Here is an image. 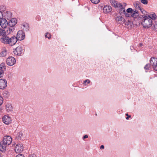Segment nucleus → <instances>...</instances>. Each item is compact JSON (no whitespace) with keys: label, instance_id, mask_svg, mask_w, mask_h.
Returning a JSON list of instances; mask_svg holds the SVG:
<instances>
[{"label":"nucleus","instance_id":"45","mask_svg":"<svg viewBox=\"0 0 157 157\" xmlns=\"http://www.w3.org/2000/svg\"><path fill=\"white\" fill-rule=\"evenodd\" d=\"M104 148V146L103 145H101L100 147V149H103Z\"/></svg>","mask_w":157,"mask_h":157},{"label":"nucleus","instance_id":"22","mask_svg":"<svg viewBox=\"0 0 157 157\" xmlns=\"http://www.w3.org/2000/svg\"><path fill=\"white\" fill-rule=\"evenodd\" d=\"M140 3L138 1H136L134 3L135 7L137 9L139 10L140 7Z\"/></svg>","mask_w":157,"mask_h":157},{"label":"nucleus","instance_id":"15","mask_svg":"<svg viewBox=\"0 0 157 157\" xmlns=\"http://www.w3.org/2000/svg\"><path fill=\"white\" fill-rule=\"evenodd\" d=\"M103 12L105 13H108L110 12L112 10V8L109 6H105L103 9Z\"/></svg>","mask_w":157,"mask_h":157},{"label":"nucleus","instance_id":"12","mask_svg":"<svg viewBox=\"0 0 157 157\" xmlns=\"http://www.w3.org/2000/svg\"><path fill=\"white\" fill-rule=\"evenodd\" d=\"M8 24V22L6 19L3 18L0 19V25L2 28H6Z\"/></svg>","mask_w":157,"mask_h":157},{"label":"nucleus","instance_id":"41","mask_svg":"<svg viewBox=\"0 0 157 157\" xmlns=\"http://www.w3.org/2000/svg\"><path fill=\"white\" fill-rule=\"evenodd\" d=\"M3 17V14H2V12L1 11H0V19H2Z\"/></svg>","mask_w":157,"mask_h":157},{"label":"nucleus","instance_id":"26","mask_svg":"<svg viewBox=\"0 0 157 157\" xmlns=\"http://www.w3.org/2000/svg\"><path fill=\"white\" fill-rule=\"evenodd\" d=\"M5 29H3L0 28V36H5Z\"/></svg>","mask_w":157,"mask_h":157},{"label":"nucleus","instance_id":"48","mask_svg":"<svg viewBox=\"0 0 157 157\" xmlns=\"http://www.w3.org/2000/svg\"><path fill=\"white\" fill-rule=\"evenodd\" d=\"M140 16V18H142L144 19V17L145 16H144V15H141Z\"/></svg>","mask_w":157,"mask_h":157},{"label":"nucleus","instance_id":"2","mask_svg":"<svg viewBox=\"0 0 157 157\" xmlns=\"http://www.w3.org/2000/svg\"><path fill=\"white\" fill-rule=\"evenodd\" d=\"M152 20L147 16H145L144 17V19L141 22L142 25L145 28L151 27L152 25Z\"/></svg>","mask_w":157,"mask_h":157},{"label":"nucleus","instance_id":"29","mask_svg":"<svg viewBox=\"0 0 157 157\" xmlns=\"http://www.w3.org/2000/svg\"><path fill=\"white\" fill-rule=\"evenodd\" d=\"M6 10V7L3 6H0V11L4 12Z\"/></svg>","mask_w":157,"mask_h":157},{"label":"nucleus","instance_id":"4","mask_svg":"<svg viewBox=\"0 0 157 157\" xmlns=\"http://www.w3.org/2000/svg\"><path fill=\"white\" fill-rule=\"evenodd\" d=\"M25 33L22 30H19L18 31L16 37L17 40H24L25 38Z\"/></svg>","mask_w":157,"mask_h":157},{"label":"nucleus","instance_id":"37","mask_svg":"<svg viewBox=\"0 0 157 157\" xmlns=\"http://www.w3.org/2000/svg\"><path fill=\"white\" fill-rule=\"evenodd\" d=\"M133 12H134V14H136V15L138 16L139 15L138 11L137 10H133Z\"/></svg>","mask_w":157,"mask_h":157},{"label":"nucleus","instance_id":"49","mask_svg":"<svg viewBox=\"0 0 157 157\" xmlns=\"http://www.w3.org/2000/svg\"><path fill=\"white\" fill-rule=\"evenodd\" d=\"M7 14H8V13L9 14V15H10V16H11V13H8V12H7Z\"/></svg>","mask_w":157,"mask_h":157},{"label":"nucleus","instance_id":"44","mask_svg":"<svg viewBox=\"0 0 157 157\" xmlns=\"http://www.w3.org/2000/svg\"><path fill=\"white\" fill-rule=\"evenodd\" d=\"M125 115L127 116V117L126 118V119L127 120H128L129 119V117H131L130 116H129L128 113H126L125 114Z\"/></svg>","mask_w":157,"mask_h":157},{"label":"nucleus","instance_id":"1","mask_svg":"<svg viewBox=\"0 0 157 157\" xmlns=\"http://www.w3.org/2000/svg\"><path fill=\"white\" fill-rule=\"evenodd\" d=\"M12 142V139L10 136H5L3 140L1 142L0 144V150L4 151L6 149V146L10 145Z\"/></svg>","mask_w":157,"mask_h":157},{"label":"nucleus","instance_id":"20","mask_svg":"<svg viewBox=\"0 0 157 157\" xmlns=\"http://www.w3.org/2000/svg\"><path fill=\"white\" fill-rule=\"evenodd\" d=\"M6 109L7 112H11L13 109V107L11 104H8L6 106Z\"/></svg>","mask_w":157,"mask_h":157},{"label":"nucleus","instance_id":"35","mask_svg":"<svg viewBox=\"0 0 157 157\" xmlns=\"http://www.w3.org/2000/svg\"><path fill=\"white\" fill-rule=\"evenodd\" d=\"M139 10L143 14H145V11L143 9V8L140 7V8L139 9Z\"/></svg>","mask_w":157,"mask_h":157},{"label":"nucleus","instance_id":"18","mask_svg":"<svg viewBox=\"0 0 157 157\" xmlns=\"http://www.w3.org/2000/svg\"><path fill=\"white\" fill-rule=\"evenodd\" d=\"M4 65V63H2L0 65V78L2 77L3 75L4 71L5 69Z\"/></svg>","mask_w":157,"mask_h":157},{"label":"nucleus","instance_id":"10","mask_svg":"<svg viewBox=\"0 0 157 157\" xmlns=\"http://www.w3.org/2000/svg\"><path fill=\"white\" fill-rule=\"evenodd\" d=\"M3 122L6 124H9L11 121V118L8 116H4L2 118Z\"/></svg>","mask_w":157,"mask_h":157},{"label":"nucleus","instance_id":"24","mask_svg":"<svg viewBox=\"0 0 157 157\" xmlns=\"http://www.w3.org/2000/svg\"><path fill=\"white\" fill-rule=\"evenodd\" d=\"M124 20V19H123L122 16L117 17L116 18V20L117 22H120L122 21L123 20Z\"/></svg>","mask_w":157,"mask_h":157},{"label":"nucleus","instance_id":"9","mask_svg":"<svg viewBox=\"0 0 157 157\" xmlns=\"http://www.w3.org/2000/svg\"><path fill=\"white\" fill-rule=\"evenodd\" d=\"M7 86V81L4 79H0V89H4Z\"/></svg>","mask_w":157,"mask_h":157},{"label":"nucleus","instance_id":"31","mask_svg":"<svg viewBox=\"0 0 157 157\" xmlns=\"http://www.w3.org/2000/svg\"><path fill=\"white\" fill-rule=\"evenodd\" d=\"M141 2L144 5H147L148 3L147 0H140Z\"/></svg>","mask_w":157,"mask_h":157},{"label":"nucleus","instance_id":"19","mask_svg":"<svg viewBox=\"0 0 157 157\" xmlns=\"http://www.w3.org/2000/svg\"><path fill=\"white\" fill-rule=\"evenodd\" d=\"M126 4L125 3H124L123 5L122 4V7H119L118 8H120L119 12L121 14H124L126 12L124 8L126 6Z\"/></svg>","mask_w":157,"mask_h":157},{"label":"nucleus","instance_id":"13","mask_svg":"<svg viewBox=\"0 0 157 157\" xmlns=\"http://www.w3.org/2000/svg\"><path fill=\"white\" fill-rule=\"evenodd\" d=\"M110 1L111 4L115 8L122 6L121 4L117 1H115L114 0H110Z\"/></svg>","mask_w":157,"mask_h":157},{"label":"nucleus","instance_id":"6","mask_svg":"<svg viewBox=\"0 0 157 157\" xmlns=\"http://www.w3.org/2000/svg\"><path fill=\"white\" fill-rule=\"evenodd\" d=\"M23 52L22 47L21 46H19L13 51V53L14 54L20 56L23 53Z\"/></svg>","mask_w":157,"mask_h":157},{"label":"nucleus","instance_id":"50","mask_svg":"<svg viewBox=\"0 0 157 157\" xmlns=\"http://www.w3.org/2000/svg\"><path fill=\"white\" fill-rule=\"evenodd\" d=\"M142 45H143V44H142V43H140V47H141V46H142Z\"/></svg>","mask_w":157,"mask_h":157},{"label":"nucleus","instance_id":"40","mask_svg":"<svg viewBox=\"0 0 157 157\" xmlns=\"http://www.w3.org/2000/svg\"><path fill=\"white\" fill-rule=\"evenodd\" d=\"M126 17H130V15L128 13L125 12L124 14Z\"/></svg>","mask_w":157,"mask_h":157},{"label":"nucleus","instance_id":"5","mask_svg":"<svg viewBox=\"0 0 157 157\" xmlns=\"http://www.w3.org/2000/svg\"><path fill=\"white\" fill-rule=\"evenodd\" d=\"M23 150V146L21 143H19L16 144L15 151L17 153H19L21 152Z\"/></svg>","mask_w":157,"mask_h":157},{"label":"nucleus","instance_id":"47","mask_svg":"<svg viewBox=\"0 0 157 157\" xmlns=\"http://www.w3.org/2000/svg\"><path fill=\"white\" fill-rule=\"evenodd\" d=\"M1 105H0V112L2 110V107L1 106Z\"/></svg>","mask_w":157,"mask_h":157},{"label":"nucleus","instance_id":"38","mask_svg":"<svg viewBox=\"0 0 157 157\" xmlns=\"http://www.w3.org/2000/svg\"><path fill=\"white\" fill-rule=\"evenodd\" d=\"M3 95L4 96L7 97V96H8V92L7 91L3 93Z\"/></svg>","mask_w":157,"mask_h":157},{"label":"nucleus","instance_id":"16","mask_svg":"<svg viewBox=\"0 0 157 157\" xmlns=\"http://www.w3.org/2000/svg\"><path fill=\"white\" fill-rule=\"evenodd\" d=\"M10 45H14L17 41V39L15 36H13L10 37Z\"/></svg>","mask_w":157,"mask_h":157},{"label":"nucleus","instance_id":"34","mask_svg":"<svg viewBox=\"0 0 157 157\" xmlns=\"http://www.w3.org/2000/svg\"><path fill=\"white\" fill-rule=\"evenodd\" d=\"M132 11V9L130 8H128L126 10L127 12L128 13H131Z\"/></svg>","mask_w":157,"mask_h":157},{"label":"nucleus","instance_id":"17","mask_svg":"<svg viewBox=\"0 0 157 157\" xmlns=\"http://www.w3.org/2000/svg\"><path fill=\"white\" fill-rule=\"evenodd\" d=\"M22 28L25 31H28L29 30V25L26 23L24 22L21 24Z\"/></svg>","mask_w":157,"mask_h":157},{"label":"nucleus","instance_id":"46","mask_svg":"<svg viewBox=\"0 0 157 157\" xmlns=\"http://www.w3.org/2000/svg\"><path fill=\"white\" fill-rule=\"evenodd\" d=\"M131 49L132 50V51L134 49V48L133 47H131Z\"/></svg>","mask_w":157,"mask_h":157},{"label":"nucleus","instance_id":"21","mask_svg":"<svg viewBox=\"0 0 157 157\" xmlns=\"http://www.w3.org/2000/svg\"><path fill=\"white\" fill-rule=\"evenodd\" d=\"M13 30V29L11 28H7L5 29V36H7L10 34L12 33Z\"/></svg>","mask_w":157,"mask_h":157},{"label":"nucleus","instance_id":"36","mask_svg":"<svg viewBox=\"0 0 157 157\" xmlns=\"http://www.w3.org/2000/svg\"><path fill=\"white\" fill-rule=\"evenodd\" d=\"M3 103V98L0 96V105H2Z\"/></svg>","mask_w":157,"mask_h":157},{"label":"nucleus","instance_id":"32","mask_svg":"<svg viewBox=\"0 0 157 157\" xmlns=\"http://www.w3.org/2000/svg\"><path fill=\"white\" fill-rule=\"evenodd\" d=\"M91 2L94 4H97L100 2V0H90Z\"/></svg>","mask_w":157,"mask_h":157},{"label":"nucleus","instance_id":"33","mask_svg":"<svg viewBox=\"0 0 157 157\" xmlns=\"http://www.w3.org/2000/svg\"><path fill=\"white\" fill-rule=\"evenodd\" d=\"M138 16L136 15V14H134V12L132 11L131 13V17H132L135 18L137 17Z\"/></svg>","mask_w":157,"mask_h":157},{"label":"nucleus","instance_id":"23","mask_svg":"<svg viewBox=\"0 0 157 157\" xmlns=\"http://www.w3.org/2000/svg\"><path fill=\"white\" fill-rule=\"evenodd\" d=\"M147 17L151 19V20H155L156 19L157 16L156 15L155 13H154L153 14H150Z\"/></svg>","mask_w":157,"mask_h":157},{"label":"nucleus","instance_id":"14","mask_svg":"<svg viewBox=\"0 0 157 157\" xmlns=\"http://www.w3.org/2000/svg\"><path fill=\"white\" fill-rule=\"evenodd\" d=\"M17 21L16 18H12L9 21L8 25L10 27L13 26L17 24Z\"/></svg>","mask_w":157,"mask_h":157},{"label":"nucleus","instance_id":"25","mask_svg":"<svg viewBox=\"0 0 157 157\" xmlns=\"http://www.w3.org/2000/svg\"><path fill=\"white\" fill-rule=\"evenodd\" d=\"M7 54L6 51V50L2 51L0 54V56L3 57L6 56Z\"/></svg>","mask_w":157,"mask_h":157},{"label":"nucleus","instance_id":"30","mask_svg":"<svg viewBox=\"0 0 157 157\" xmlns=\"http://www.w3.org/2000/svg\"><path fill=\"white\" fill-rule=\"evenodd\" d=\"M45 36L46 38H48V39H50L51 38V35L50 33L48 32L46 33L45 35Z\"/></svg>","mask_w":157,"mask_h":157},{"label":"nucleus","instance_id":"43","mask_svg":"<svg viewBox=\"0 0 157 157\" xmlns=\"http://www.w3.org/2000/svg\"><path fill=\"white\" fill-rule=\"evenodd\" d=\"M88 137V135H85L83 136V137L82 138V139L83 140H84L86 138H87Z\"/></svg>","mask_w":157,"mask_h":157},{"label":"nucleus","instance_id":"7","mask_svg":"<svg viewBox=\"0 0 157 157\" xmlns=\"http://www.w3.org/2000/svg\"><path fill=\"white\" fill-rule=\"evenodd\" d=\"M16 60L15 58L13 57H8L6 60L7 64L10 66L13 65L15 63Z\"/></svg>","mask_w":157,"mask_h":157},{"label":"nucleus","instance_id":"8","mask_svg":"<svg viewBox=\"0 0 157 157\" xmlns=\"http://www.w3.org/2000/svg\"><path fill=\"white\" fill-rule=\"evenodd\" d=\"M10 37L9 36H5L2 37L0 39L1 41L5 44H9L10 45Z\"/></svg>","mask_w":157,"mask_h":157},{"label":"nucleus","instance_id":"27","mask_svg":"<svg viewBox=\"0 0 157 157\" xmlns=\"http://www.w3.org/2000/svg\"><path fill=\"white\" fill-rule=\"evenodd\" d=\"M151 66L150 64H147L144 67V68L146 70H149Z\"/></svg>","mask_w":157,"mask_h":157},{"label":"nucleus","instance_id":"28","mask_svg":"<svg viewBox=\"0 0 157 157\" xmlns=\"http://www.w3.org/2000/svg\"><path fill=\"white\" fill-rule=\"evenodd\" d=\"M90 82V80L88 79H87L84 81L83 84L84 85L86 86Z\"/></svg>","mask_w":157,"mask_h":157},{"label":"nucleus","instance_id":"39","mask_svg":"<svg viewBox=\"0 0 157 157\" xmlns=\"http://www.w3.org/2000/svg\"><path fill=\"white\" fill-rule=\"evenodd\" d=\"M16 157H25L24 155L22 154H19L17 155Z\"/></svg>","mask_w":157,"mask_h":157},{"label":"nucleus","instance_id":"42","mask_svg":"<svg viewBox=\"0 0 157 157\" xmlns=\"http://www.w3.org/2000/svg\"><path fill=\"white\" fill-rule=\"evenodd\" d=\"M29 157H36V155L34 154L30 155H29Z\"/></svg>","mask_w":157,"mask_h":157},{"label":"nucleus","instance_id":"11","mask_svg":"<svg viewBox=\"0 0 157 157\" xmlns=\"http://www.w3.org/2000/svg\"><path fill=\"white\" fill-rule=\"evenodd\" d=\"M25 135L24 134V132L22 131H20L17 133L16 136V139L18 140H23L25 137Z\"/></svg>","mask_w":157,"mask_h":157},{"label":"nucleus","instance_id":"3","mask_svg":"<svg viewBox=\"0 0 157 157\" xmlns=\"http://www.w3.org/2000/svg\"><path fill=\"white\" fill-rule=\"evenodd\" d=\"M150 63L154 70L157 71V58L152 57L150 60Z\"/></svg>","mask_w":157,"mask_h":157}]
</instances>
